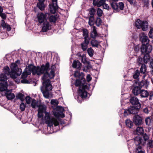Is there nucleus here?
<instances>
[{"mask_svg":"<svg viewBox=\"0 0 153 153\" xmlns=\"http://www.w3.org/2000/svg\"><path fill=\"white\" fill-rule=\"evenodd\" d=\"M85 75L82 72L80 73L78 71L74 72V76L78 79H76L75 82V85L76 87L79 86L78 93L79 96L82 99L86 98L88 92L86 90H88L89 86H88L85 79L84 77Z\"/></svg>","mask_w":153,"mask_h":153,"instance_id":"obj_1","label":"nucleus"},{"mask_svg":"<svg viewBox=\"0 0 153 153\" xmlns=\"http://www.w3.org/2000/svg\"><path fill=\"white\" fill-rule=\"evenodd\" d=\"M50 67V64L48 62H46L45 64H42V74H44L45 77L47 75L51 78H54L55 76L56 67L55 65H52L51 68Z\"/></svg>","mask_w":153,"mask_h":153,"instance_id":"obj_2","label":"nucleus"},{"mask_svg":"<svg viewBox=\"0 0 153 153\" xmlns=\"http://www.w3.org/2000/svg\"><path fill=\"white\" fill-rule=\"evenodd\" d=\"M149 84V82L147 79L142 80L140 82H138V80L135 81L132 90V93L135 96L139 95L142 90L141 88L143 87L147 88Z\"/></svg>","mask_w":153,"mask_h":153,"instance_id":"obj_3","label":"nucleus"},{"mask_svg":"<svg viewBox=\"0 0 153 153\" xmlns=\"http://www.w3.org/2000/svg\"><path fill=\"white\" fill-rule=\"evenodd\" d=\"M25 69H28L27 72L29 74H30L32 72L33 75L37 74L40 76L42 74V65L39 67V66H36L33 64H31L26 66Z\"/></svg>","mask_w":153,"mask_h":153,"instance_id":"obj_4","label":"nucleus"},{"mask_svg":"<svg viewBox=\"0 0 153 153\" xmlns=\"http://www.w3.org/2000/svg\"><path fill=\"white\" fill-rule=\"evenodd\" d=\"M42 77V80L43 81V86L45 87V89H49V90L51 91L52 89V86L51 84L50 80L54 78H51L48 76L45 77H44V74Z\"/></svg>","mask_w":153,"mask_h":153,"instance_id":"obj_5","label":"nucleus"},{"mask_svg":"<svg viewBox=\"0 0 153 153\" xmlns=\"http://www.w3.org/2000/svg\"><path fill=\"white\" fill-rule=\"evenodd\" d=\"M152 49V46L147 43L142 44L140 47L141 51L142 54L150 53Z\"/></svg>","mask_w":153,"mask_h":153,"instance_id":"obj_6","label":"nucleus"},{"mask_svg":"<svg viewBox=\"0 0 153 153\" xmlns=\"http://www.w3.org/2000/svg\"><path fill=\"white\" fill-rule=\"evenodd\" d=\"M140 110L137 108L131 105L129 108L125 110L124 112V116L126 117L129 114H137Z\"/></svg>","mask_w":153,"mask_h":153,"instance_id":"obj_7","label":"nucleus"},{"mask_svg":"<svg viewBox=\"0 0 153 153\" xmlns=\"http://www.w3.org/2000/svg\"><path fill=\"white\" fill-rule=\"evenodd\" d=\"M134 142L137 147L136 149L137 150L138 149H141L142 148V146H143L145 142L143 141L142 138L138 135L135 137L134 138Z\"/></svg>","mask_w":153,"mask_h":153,"instance_id":"obj_8","label":"nucleus"},{"mask_svg":"<svg viewBox=\"0 0 153 153\" xmlns=\"http://www.w3.org/2000/svg\"><path fill=\"white\" fill-rule=\"evenodd\" d=\"M129 101L132 106L140 110L141 104L137 97H132L130 99Z\"/></svg>","mask_w":153,"mask_h":153,"instance_id":"obj_9","label":"nucleus"},{"mask_svg":"<svg viewBox=\"0 0 153 153\" xmlns=\"http://www.w3.org/2000/svg\"><path fill=\"white\" fill-rule=\"evenodd\" d=\"M141 98H146L149 96V100H152L153 96V91H149L148 92L147 91L145 90H142L139 95Z\"/></svg>","mask_w":153,"mask_h":153,"instance_id":"obj_10","label":"nucleus"},{"mask_svg":"<svg viewBox=\"0 0 153 153\" xmlns=\"http://www.w3.org/2000/svg\"><path fill=\"white\" fill-rule=\"evenodd\" d=\"M143 119L141 117L138 115H134L133 119L134 123L136 126H140L142 123Z\"/></svg>","mask_w":153,"mask_h":153,"instance_id":"obj_11","label":"nucleus"},{"mask_svg":"<svg viewBox=\"0 0 153 153\" xmlns=\"http://www.w3.org/2000/svg\"><path fill=\"white\" fill-rule=\"evenodd\" d=\"M49 8L50 13L52 14H55L58 8L57 3L56 4L55 2H52V3L49 5Z\"/></svg>","mask_w":153,"mask_h":153,"instance_id":"obj_12","label":"nucleus"},{"mask_svg":"<svg viewBox=\"0 0 153 153\" xmlns=\"http://www.w3.org/2000/svg\"><path fill=\"white\" fill-rule=\"evenodd\" d=\"M46 16V14H44L42 13H41L40 14L37 15V18L39 23L41 24L45 22V20L47 21Z\"/></svg>","mask_w":153,"mask_h":153,"instance_id":"obj_13","label":"nucleus"},{"mask_svg":"<svg viewBox=\"0 0 153 153\" xmlns=\"http://www.w3.org/2000/svg\"><path fill=\"white\" fill-rule=\"evenodd\" d=\"M51 28V25L47 21H45L43 22V25L42 28V31L46 32Z\"/></svg>","mask_w":153,"mask_h":153,"instance_id":"obj_14","label":"nucleus"},{"mask_svg":"<svg viewBox=\"0 0 153 153\" xmlns=\"http://www.w3.org/2000/svg\"><path fill=\"white\" fill-rule=\"evenodd\" d=\"M81 66L82 64L78 60L74 61L72 63V67L73 68H76L79 71L81 69Z\"/></svg>","mask_w":153,"mask_h":153,"instance_id":"obj_15","label":"nucleus"},{"mask_svg":"<svg viewBox=\"0 0 153 153\" xmlns=\"http://www.w3.org/2000/svg\"><path fill=\"white\" fill-rule=\"evenodd\" d=\"M98 36V34L97 33L96 27L93 26V30L91 32L90 37L93 39H96L97 36Z\"/></svg>","mask_w":153,"mask_h":153,"instance_id":"obj_16","label":"nucleus"},{"mask_svg":"<svg viewBox=\"0 0 153 153\" xmlns=\"http://www.w3.org/2000/svg\"><path fill=\"white\" fill-rule=\"evenodd\" d=\"M59 15L58 14H56L54 15H51L49 17V20L50 22L55 23L56 22V21L57 20Z\"/></svg>","mask_w":153,"mask_h":153,"instance_id":"obj_17","label":"nucleus"},{"mask_svg":"<svg viewBox=\"0 0 153 153\" xmlns=\"http://www.w3.org/2000/svg\"><path fill=\"white\" fill-rule=\"evenodd\" d=\"M50 121V122H50L48 124V126H52L53 124L55 126H56L59 124V123L57 120L54 118H52Z\"/></svg>","mask_w":153,"mask_h":153,"instance_id":"obj_18","label":"nucleus"},{"mask_svg":"<svg viewBox=\"0 0 153 153\" xmlns=\"http://www.w3.org/2000/svg\"><path fill=\"white\" fill-rule=\"evenodd\" d=\"M39 2L37 3V6L41 10H43L45 7L44 4V2L45 0H38Z\"/></svg>","mask_w":153,"mask_h":153,"instance_id":"obj_19","label":"nucleus"},{"mask_svg":"<svg viewBox=\"0 0 153 153\" xmlns=\"http://www.w3.org/2000/svg\"><path fill=\"white\" fill-rule=\"evenodd\" d=\"M37 107L39 108L38 110V112L39 113H44L45 112L46 110V107L45 105L39 104Z\"/></svg>","mask_w":153,"mask_h":153,"instance_id":"obj_20","label":"nucleus"},{"mask_svg":"<svg viewBox=\"0 0 153 153\" xmlns=\"http://www.w3.org/2000/svg\"><path fill=\"white\" fill-rule=\"evenodd\" d=\"M146 66L145 64H142L140 69V73L144 74L143 77L144 78L146 75Z\"/></svg>","mask_w":153,"mask_h":153,"instance_id":"obj_21","label":"nucleus"},{"mask_svg":"<svg viewBox=\"0 0 153 153\" xmlns=\"http://www.w3.org/2000/svg\"><path fill=\"white\" fill-rule=\"evenodd\" d=\"M100 42L95 39H92L90 42L91 44L93 47H96L97 48Z\"/></svg>","mask_w":153,"mask_h":153,"instance_id":"obj_22","label":"nucleus"},{"mask_svg":"<svg viewBox=\"0 0 153 153\" xmlns=\"http://www.w3.org/2000/svg\"><path fill=\"white\" fill-rule=\"evenodd\" d=\"M142 30L143 31H146L148 28V22L146 21H143V23L141 26Z\"/></svg>","mask_w":153,"mask_h":153,"instance_id":"obj_23","label":"nucleus"},{"mask_svg":"<svg viewBox=\"0 0 153 153\" xmlns=\"http://www.w3.org/2000/svg\"><path fill=\"white\" fill-rule=\"evenodd\" d=\"M53 114L55 117L56 118L61 117L63 118L65 117V114L62 111H59L58 112L56 111L53 113Z\"/></svg>","mask_w":153,"mask_h":153,"instance_id":"obj_24","label":"nucleus"},{"mask_svg":"<svg viewBox=\"0 0 153 153\" xmlns=\"http://www.w3.org/2000/svg\"><path fill=\"white\" fill-rule=\"evenodd\" d=\"M146 125L148 126H151L152 124V119L150 117H146L145 120Z\"/></svg>","mask_w":153,"mask_h":153,"instance_id":"obj_25","label":"nucleus"},{"mask_svg":"<svg viewBox=\"0 0 153 153\" xmlns=\"http://www.w3.org/2000/svg\"><path fill=\"white\" fill-rule=\"evenodd\" d=\"M140 40L142 42V44L143 43L146 44L148 42L149 43V39L148 37L147 36H141L140 38Z\"/></svg>","mask_w":153,"mask_h":153,"instance_id":"obj_26","label":"nucleus"},{"mask_svg":"<svg viewBox=\"0 0 153 153\" xmlns=\"http://www.w3.org/2000/svg\"><path fill=\"white\" fill-rule=\"evenodd\" d=\"M136 133L138 135H142L144 133L143 128L141 127H137L136 129Z\"/></svg>","mask_w":153,"mask_h":153,"instance_id":"obj_27","label":"nucleus"},{"mask_svg":"<svg viewBox=\"0 0 153 153\" xmlns=\"http://www.w3.org/2000/svg\"><path fill=\"white\" fill-rule=\"evenodd\" d=\"M44 97L46 98H48L49 96V91H50L49 89H45L43 90L42 88L41 89Z\"/></svg>","mask_w":153,"mask_h":153,"instance_id":"obj_28","label":"nucleus"},{"mask_svg":"<svg viewBox=\"0 0 153 153\" xmlns=\"http://www.w3.org/2000/svg\"><path fill=\"white\" fill-rule=\"evenodd\" d=\"M5 95L8 100H12L15 97L14 93H8L7 92H6L5 93Z\"/></svg>","mask_w":153,"mask_h":153,"instance_id":"obj_29","label":"nucleus"},{"mask_svg":"<svg viewBox=\"0 0 153 153\" xmlns=\"http://www.w3.org/2000/svg\"><path fill=\"white\" fill-rule=\"evenodd\" d=\"M149 53H145L143 57V61L144 63H147L149 61L150 58V56Z\"/></svg>","mask_w":153,"mask_h":153,"instance_id":"obj_30","label":"nucleus"},{"mask_svg":"<svg viewBox=\"0 0 153 153\" xmlns=\"http://www.w3.org/2000/svg\"><path fill=\"white\" fill-rule=\"evenodd\" d=\"M125 123L127 127L131 128L133 126L134 123L130 119H127L125 121Z\"/></svg>","mask_w":153,"mask_h":153,"instance_id":"obj_31","label":"nucleus"},{"mask_svg":"<svg viewBox=\"0 0 153 153\" xmlns=\"http://www.w3.org/2000/svg\"><path fill=\"white\" fill-rule=\"evenodd\" d=\"M11 74H10V76L12 79H16L17 77L19 76L15 70H11Z\"/></svg>","mask_w":153,"mask_h":153,"instance_id":"obj_32","label":"nucleus"},{"mask_svg":"<svg viewBox=\"0 0 153 153\" xmlns=\"http://www.w3.org/2000/svg\"><path fill=\"white\" fill-rule=\"evenodd\" d=\"M25 95L22 93H19L16 96L17 99H19L22 102H23L24 100Z\"/></svg>","mask_w":153,"mask_h":153,"instance_id":"obj_33","label":"nucleus"},{"mask_svg":"<svg viewBox=\"0 0 153 153\" xmlns=\"http://www.w3.org/2000/svg\"><path fill=\"white\" fill-rule=\"evenodd\" d=\"M88 10L89 11V13L90 15V17L94 16L96 12V10L93 7L90 8Z\"/></svg>","mask_w":153,"mask_h":153,"instance_id":"obj_34","label":"nucleus"},{"mask_svg":"<svg viewBox=\"0 0 153 153\" xmlns=\"http://www.w3.org/2000/svg\"><path fill=\"white\" fill-rule=\"evenodd\" d=\"M142 23L143 21H142L140 19H137L135 22V26L138 29H140L141 28V26Z\"/></svg>","mask_w":153,"mask_h":153,"instance_id":"obj_35","label":"nucleus"},{"mask_svg":"<svg viewBox=\"0 0 153 153\" xmlns=\"http://www.w3.org/2000/svg\"><path fill=\"white\" fill-rule=\"evenodd\" d=\"M45 121L46 123L48 124V123L50 122L52 118H51L50 117V114L48 112H45Z\"/></svg>","mask_w":153,"mask_h":153,"instance_id":"obj_36","label":"nucleus"},{"mask_svg":"<svg viewBox=\"0 0 153 153\" xmlns=\"http://www.w3.org/2000/svg\"><path fill=\"white\" fill-rule=\"evenodd\" d=\"M111 5L113 9L116 11H118V5L117 3L114 2L111 3Z\"/></svg>","mask_w":153,"mask_h":153,"instance_id":"obj_37","label":"nucleus"},{"mask_svg":"<svg viewBox=\"0 0 153 153\" xmlns=\"http://www.w3.org/2000/svg\"><path fill=\"white\" fill-rule=\"evenodd\" d=\"M38 102L36 101L35 99H33L32 100L31 105L33 108H35L36 106L37 107V106L39 105H38Z\"/></svg>","mask_w":153,"mask_h":153,"instance_id":"obj_38","label":"nucleus"},{"mask_svg":"<svg viewBox=\"0 0 153 153\" xmlns=\"http://www.w3.org/2000/svg\"><path fill=\"white\" fill-rule=\"evenodd\" d=\"M94 16H93L92 17H90V16L89 17V21H88V24L89 25L91 26H93L94 23Z\"/></svg>","mask_w":153,"mask_h":153,"instance_id":"obj_39","label":"nucleus"},{"mask_svg":"<svg viewBox=\"0 0 153 153\" xmlns=\"http://www.w3.org/2000/svg\"><path fill=\"white\" fill-rule=\"evenodd\" d=\"M140 73L138 70H137L134 72L133 75V77L134 79H137L138 78L140 75Z\"/></svg>","mask_w":153,"mask_h":153,"instance_id":"obj_40","label":"nucleus"},{"mask_svg":"<svg viewBox=\"0 0 153 153\" xmlns=\"http://www.w3.org/2000/svg\"><path fill=\"white\" fill-rule=\"evenodd\" d=\"M143 58L141 56H139L138 59L137 60V64L139 65H142V64H144L143 63Z\"/></svg>","mask_w":153,"mask_h":153,"instance_id":"obj_41","label":"nucleus"},{"mask_svg":"<svg viewBox=\"0 0 153 153\" xmlns=\"http://www.w3.org/2000/svg\"><path fill=\"white\" fill-rule=\"evenodd\" d=\"M87 51L90 57H92L93 56L94 54V51L91 47L88 48L87 49Z\"/></svg>","mask_w":153,"mask_h":153,"instance_id":"obj_42","label":"nucleus"},{"mask_svg":"<svg viewBox=\"0 0 153 153\" xmlns=\"http://www.w3.org/2000/svg\"><path fill=\"white\" fill-rule=\"evenodd\" d=\"M95 24L97 27H100V26L101 25L102 23V20L99 17L97 18V20L95 21Z\"/></svg>","mask_w":153,"mask_h":153,"instance_id":"obj_43","label":"nucleus"},{"mask_svg":"<svg viewBox=\"0 0 153 153\" xmlns=\"http://www.w3.org/2000/svg\"><path fill=\"white\" fill-rule=\"evenodd\" d=\"M83 32V36L84 37H89L88 35V31L85 28H83L82 30Z\"/></svg>","mask_w":153,"mask_h":153,"instance_id":"obj_44","label":"nucleus"},{"mask_svg":"<svg viewBox=\"0 0 153 153\" xmlns=\"http://www.w3.org/2000/svg\"><path fill=\"white\" fill-rule=\"evenodd\" d=\"M106 0H99L97 3V5L96 6L99 7L103 6L104 4H105Z\"/></svg>","mask_w":153,"mask_h":153,"instance_id":"obj_45","label":"nucleus"},{"mask_svg":"<svg viewBox=\"0 0 153 153\" xmlns=\"http://www.w3.org/2000/svg\"><path fill=\"white\" fill-rule=\"evenodd\" d=\"M7 76L4 74H1V75L0 77V79L4 81L7 82L6 81L7 80Z\"/></svg>","mask_w":153,"mask_h":153,"instance_id":"obj_46","label":"nucleus"},{"mask_svg":"<svg viewBox=\"0 0 153 153\" xmlns=\"http://www.w3.org/2000/svg\"><path fill=\"white\" fill-rule=\"evenodd\" d=\"M97 15L99 17H100L102 16L103 14V11L99 7H98L97 9Z\"/></svg>","mask_w":153,"mask_h":153,"instance_id":"obj_47","label":"nucleus"},{"mask_svg":"<svg viewBox=\"0 0 153 153\" xmlns=\"http://www.w3.org/2000/svg\"><path fill=\"white\" fill-rule=\"evenodd\" d=\"M27 71L23 72L22 74L21 75V78L22 79H26L27 76L28 75H29Z\"/></svg>","mask_w":153,"mask_h":153,"instance_id":"obj_48","label":"nucleus"},{"mask_svg":"<svg viewBox=\"0 0 153 153\" xmlns=\"http://www.w3.org/2000/svg\"><path fill=\"white\" fill-rule=\"evenodd\" d=\"M83 57H82V62L84 64H85L86 63H87L88 65V66L90 68H91V65H90V66H89V65H90V62L89 61H88L85 58L83 59Z\"/></svg>","mask_w":153,"mask_h":153,"instance_id":"obj_49","label":"nucleus"},{"mask_svg":"<svg viewBox=\"0 0 153 153\" xmlns=\"http://www.w3.org/2000/svg\"><path fill=\"white\" fill-rule=\"evenodd\" d=\"M81 45L83 51H85L87 49L88 45L85 44L84 43H82L81 44Z\"/></svg>","mask_w":153,"mask_h":153,"instance_id":"obj_50","label":"nucleus"},{"mask_svg":"<svg viewBox=\"0 0 153 153\" xmlns=\"http://www.w3.org/2000/svg\"><path fill=\"white\" fill-rule=\"evenodd\" d=\"M31 81L27 80L26 79H24L21 80V82L23 84H30Z\"/></svg>","mask_w":153,"mask_h":153,"instance_id":"obj_51","label":"nucleus"},{"mask_svg":"<svg viewBox=\"0 0 153 153\" xmlns=\"http://www.w3.org/2000/svg\"><path fill=\"white\" fill-rule=\"evenodd\" d=\"M141 47L139 45H137L134 46V51L136 53H137L140 49Z\"/></svg>","mask_w":153,"mask_h":153,"instance_id":"obj_52","label":"nucleus"},{"mask_svg":"<svg viewBox=\"0 0 153 153\" xmlns=\"http://www.w3.org/2000/svg\"><path fill=\"white\" fill-rule=\"evenodd\" d=\"M51 103L54 105H57L58 104L59 102L57 100L52 99L51 100Z\"/></svg>","mask_w":153,"mask_h":153,"instance_id":"obj_53","label":"nucleus"},{"mask_svg":"<svg viewBox=\"0 0 153 153\" xmlns=\"http://www.w3.org/2000/svg\"><path fill=\"white\" fill-rule=\"evenodd\" d=\"M26 105L23 102H22L20 105V108L21 111H24Z\"/></svg>","mask_w":153,"mask_h":153,"instance_id":"obj_54","label":"nucleus"},{"mask_svg":"<svg viewBox=\"0 0 153 153\" xmlns=\"http://www.w3.org/2000/svg\"><path fill=\"white\" fill-rule=\"evenodd\" d=\"M84 42H82L83 43H84L85 44L88 45L89 43V41H90V38L89 37H84Z\"/></svg>","mask_w":153,"mask_h":153,"instance_id":"obj_55","label":"nucleus"},{"mask_svg":"<svg viewBox=\"0 0 153 153\" xmlns=\"http://www.w3.org/2000/svg\"><path fill=\"white\" fill-rule=\"evenodd\" d=\"M145 141L147 140L149 138V136L146 133H143L142 135Z\"/></svg>","mask_w":153,"mask_h":153,"instance_id":"obj_56","label":"nucleus"},{"mask_svg":"<svg viewBox=\"0 0 153 153\" xmlns=\"http://www.w3.org/2000/svg\"><path fill=\"white\" fill-rule=\"evenodd\" d=\"M25 99L26 102L27 104H29L30 103L31 100V98L29 96H27L25 98Z\"/></svg>","mask_w":153,"mask_h":153,"instance_id":"obj_57","label":"nucleus"},{"mask_svg":"<svg viewBox=\"0 0 153 153\" xmlns=\"http://www.w3.org/2000/svg\"><path fill=\"white\" fill-rule=\"evenodd\" d=\"M149 37L150 38L153 39V28H152L149 33Z\"/></svg>","mask_w":153,"mask_h":153,"instance_id":"obj_58","label":"nucleus"},{"mask_svg":"<svg viewBox=\"0 0 153 153\" xmlns=\"http://www.w3.org/2000/svg\"><path fill=\"white\" fill-rule=\"evenodd\" d=\"M17 67V65L16 64V63H12L11 65V66L10 67V68L11 69V70H15V69Z\"/></svg>","mask_w":153,"mask_h":153,"instance_id":"obj_59","label":"nucleus"},{"mask_svg":"<svg viewBox=\"0 0 153 153\" xmlns=\"http://www.w3.org/2000/svg\"><path fill=\"white\" fill-rule=\"evenodd\" d=\"M143 2L144 3V6H146L148 7L149 6V0H142Z\"/></svg>","mask_w":153,"mask_h":153,"instance_id":"obj_60","label":"nucleus"},{"mask_svg":"<svg viewBox=\"0 0 153 153\" xmlns=\"http://www.w3.org/2000/svg\"><path fill=\"white\" fill-rule=\"evenodd\" d=\"M148 144L149 147L151 148H153V140L152 139L149 140Z\"/></svg>","mask_w":153,"mask_h":153,"instance_id":"obj_61","label":"nucleus"},{"mask_svg":"<svg viewBox=\"0 0 153 153\" xmlns=\"http://www.w3.org/2000/svg\"><path fill=\"white\" fill-rule=\"evenodd\" d=\"M119 7L120 9L121 10H123L124 7V4L122 2H120L119 3Z\"/></svg>","mask_w":153,"mask_h":153,"instance_id":"obj_62","label":"nucleus"},{"mask_svg":"<svg viewBox=\"0 0 153 153\" xmlns=\"http://www.w3.org/2000/svg\"><path fill=\"white\" fill-rule=\"evenodd\" d=\"M102 7L103 9L107 10H109V9H110L108 4H106L105 3V4H104V5H103Z\"/></svg>","mask_w":153,"mask_h":153,"instance_id":"obj_63","label":"nucleus"},{"mask_svg":"<svg viewBox=\"0 0 153 153\" xmlns=\"http://www.w3.org/2000/svg\"><path fill=\"white\" fill-rule=\"evenodd\" d=\"M7 84V82L4 81H2V80H1L0 79V85L1 86L4 85L6 86Z\"/></svg>","mask_w":153,"mask_h":153,"instance_id":"obj_64","label":"nucleus"}]
</instances>
